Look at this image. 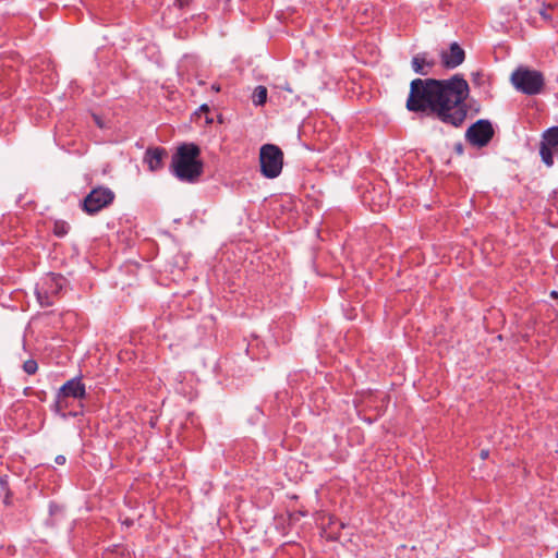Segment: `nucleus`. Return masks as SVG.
<instances>
[{
  "label": "nucleus",
  "instance_id": "bb28decb",
  "mask_svg": "<svg viewBox=\"0 0 558 558\" xmlns=\"http://www.w3.org/2000/svg\"><path fill=\"white\" fill-rule=\"evenodd\" d=\"M69 415H71V416H76V415H77V413H75V412H74V413H72V412H71V413H69Z\"/></svg>",
  "mask_w": 558,
  "mask_h": 558
},
{
  "label": "nucleus",
  "instance_id": "dca6fc26",
  "mask_svg": "<svg viewBox=\"0 0 558 558\" xmlns=\"http://www.w3.org/2000/svg\"><path fill=\"white\" fill-rule=\"evenodd\" d=\"M23 369H24V372L26 374L33 375V374H35L37 372L38 364H37V362L35 360L29 359V360L24 362Z\"/></svg>",
  "mask_w": 558,
  "mask_h": 558
},
{
  "label": "nucleus",
  "instance_id": "9d476101",
  "mask_svg": "<svg viewBox=\"0 0 558 558\" xmlns=\"http://www.w3.org/2000/svg\"><path fill=\"white\" fill-rule=\"evenodd\" d=\"M436 65V60L426 51L412 57L411 68L415 74L427 76Z\"/></svg>",
  "mask_w": 558,
  "mask_h": 558
},
{
  "label": "nucleus",
  "instance_id": "20e7f679",
  "mask_svg": "<svg viewBox=\"0 0 558 558\" xmlns=\"http://www.w3.org/2000/svg\"><path fill=\"white\" fill-rule=\"evenodd\" d=\"M260 173L267 179L280 175L283 167V153L275 144H264L259 149Z\"/></svg>",
  "mask_w": 558,
  "mask_h": 558
},
{
  "label": "nucleus",
  "instance_id": "6e6552de",
  "mask_svg": "<svg viewBox=\"0 0 558 558\" xmlns=\"http://www.w3.org/2000/svg\"><path fill=\"white\" fill-rule=\"evenodd\" d=\"M558 153V126H551L542 134L539 143V156L542 161L548 167L555 163L554 154Z\"/></svg>",
  "mask_w": 558,
  "mask_h": 558
},
{
  "label": "nucleus",
  "instance_id": "f3484780",
  "mask_svg": "<svg viewBox=\"0 0 558 558\" xmlns=\"http://www.w3.org/2000/svg\"><path fill=\"white\" fill-rule=\"evenodd\" d=\"M471 78H472L473 84L481 85L482 82H483V73L478 72V71L477 72H473L471 74Z\"/></svg>",
  "mask_w": 558,
  "mask_h": 558
},
{
  "label": "nucleus",
  "instance_id": "ddd939ff",
  "mask_svg": "<svg viewBox=\"0 0 558 558\" xmlns=\"http://www.w3.org/2000/svg\"><path fill=\"white\" fill-rule=\"evenodd\" d=\"M69 407L68 398L61 397L60 392H57L56 399L53 403L50 405V410L61 416L62 418H65L68 415L64 413V410Z\"/></svg>",
  "mask_w": 558,
  "mask_h": 558
},
{
  "label": "nucleus",
  "instance_id": "a211bd4d",
  "mask_svg": "<svg viewBox=\"0 0 558 558\" xmlns=\"http://www.w3.org/2000/svg\"><path fill=\"white\" fill-rule=\"evenodd\" d=\"M539 15L545 20V21H550L551 20V15L548 13V8L543 5V8L539 10Z\"/></svg>",
  "mask_w": 558,
  "mask_h": 558
},
{
  "label": "nucleus",
  "instance_id": "aec40b11",
  "mask_svg": "<svg viewBox=\"0 0 558 558\" xmlns=\"http://www.w3.org/2000/svg\"><path fill=\"white\" fill-rule=\"evenodd\" d=\"M54 462L59 465H63L66 462V458L63 454H59L54 458Z\"/></svg>",
  "mask_w": 558,
  "mask_h": 558
},
{
  "label": "nucleus",
  "instance_id": "f8f14e48",
  "mask_svg": "<svg viewBox=\"0 0 558 558\" xmlns=\"http://www.w3.org/2000/svg\"><path fill=\"white\" fill-rule=\"evenodd\" d=\"M167 150L163 147H150L145 151L144 161L150 171L156 172L163 167Z\"/></svg>",
  "mask_w": 558,
  "mask_h": 558
},
{
  "label": "nucleus",
  "instance_id": "b1692460",
  "mask_svg": "<svg viewBox=\"0 0 558 558\" xmlns=\"http://www.w3.org/2000/svg\"><path fill=\"white\" fill-rule=\"evenodd\" d=\"M550 296L555 298V299H558V292L557 291H551Z\"/></svg>",
  "mask_w": 558,
  "mask_h": 558
},
{
  "label": "nucleus",
  "instance_id": "412c9836",
  "mask_svg": "<svg viewBox=\"0 0 558 558\" xmlns=\"http://www.w3.org/2000/svg\"><path fill=\"white\" fill-rule=\"evenodd\" d=\"M198 111H199V112H208V111H209V107H208V105L203 104V105L198 108Z\"/></svg>",
  "mask_w": 558,
  "mask_h": 558
},
{
  "label": "nucleus",
  "instance_id": "4468645a",
  "mask_svg": "<svg viewBox=\"0 0 558 558\" xmlns=\"http://www.w3.org/2000/svg\"><path fill=\"white\" fill-rule=\"evenodd\" d=\"M267 100V88L263 85L255 87L252 101L255 106H263Z\"/></svg>",
  "mask_w": 558,
  "mask_h": 558
},
{
  "label": "nucleus",
  "instance_id": "2eb2a0df",
  "mask_svg": "<svg viewBox=\"0 0 558 558\" xmlns=\"http://www.w3.org/2000/svg\"><path fill=\"white\" fill-rule=\"evenodd\" d=\"M70 231V225L63 220H59L54 222L53 226V234L58 238L65 236Z\"/></svg>",
  "mask_w": 558,
  "mask_h": 558
},
{
  "label": "nucleus",
  "instance_id": "423d86ee",
  "mask_svg": "<svg viewBox=\"0 0 558 558\" xmlns=\"http://www.w3.org/2000/svg\"><path fill=\"white\" fill-rule=\"evenodd\" d=\"M114 193L107 186L94 187L83 199L82 209L87 215H95L111 205L114 201Z\"/></svg>",
  "mask_w": 558,
  "mask_h": 558
},
{
  "label": "nucleus",
  "instance_id": "f257e3e1",
  "mask_svg": "<svg viewBox=\"0 0 558 558\" xmlns=\"http://www.w3.org/2000/svg\"><path fill=\"white\" fill-rule=\"evenodd\" d=\"M469 93V84L461 74L448 80L414 78L410 83L407 109L411 112L429 111L442 123L460 128L468 114L465 100Z\"/></svg>",
  "mask_w": 558,
  "mask_h": 558
},
{
  "label": "nucleus",
  "instance_id": "39448f33",
  "mask_svg": "<svg viewBox=\"0 0 558 558\" xmlns=\"http://www.w3.org/2000/svg\"><path fill=\"white\" fill-rule=\"evenodd\" d=\"M64 282L65 279L61 275L47 274L35 288L36 299L40 306L48 307L53 305L54 299L62 291Z\"/></svg>",
  "mask_w": 558,
  "mask_h": 558
},
{
  "label": "nucleus",
  "instance_id": "f03ea898",
  "mask_svg": "<svg viewBox=\"0 0 558 558\" xmlns=\"http://www.w3.org/2000/svg\"><path fill=\"white\" fill-rule=\"evenodd\" d=\"M201 148L194 143H183L172 155L170 171L182 182L195 183L204 172Z\"/></svg>",
  "mask_w": 558,
  "mask_h": 558
},
{
  "label": "nucleus",
  "instance_id": "6ab92c4d",
  "mask_svg": "<svg viewBox=\"0 0 558 558\" xmlns=\"http://www.w3.org/2000/svg\"><path fill=\"white\" fill-rule=\"evenodd\" d=\"M192 0H174V5L179 9H184L190 5Z\"/></svg>",
  "mask_w": 558,
  "mask_h": 558
},
{
  "label": "nucleus",
  "instance_id": "0eeeda50",
  "mask_svg": "<svg viewBox=\"0 0 558 558\" xmlns=\"http://www.w3.org/2000/svg\"><path fill=\"white\" fill-rule=\"evenodd\" d=\"M495 131L489 120L480 119L469 126L465 140L473 146L482 148L489 144Z\"/></svg>",
  "mask_w": 558,
  "mask_h": 558
},
{
  "label": "nucleus",
  "instance_id": "cd10ccee",
  "mask_svg": "<svg viewBox=\"0 0 558 558\" xmlns=\"http://www.w3.org/2000/svg\"><path fill=\"white\" fill-rule=\"evenodd\" d=\"M556 558H558V550H557V554H556Z\"/></svg>",
  "mask_w": 558,
  "mask_h": 558
},
{
  "label": "nucleus",
  "instance_id": "5701e85b",
  "mask_svg": "<svg viewBox=\"0 0 558 558\" xmlns=\"http://www.w3.org/2000/svg\"><path fill=\"white\" fill-rule=\"evenodd\" d=\"M211 89H213V90H215V92H219V90H220V86H219V85H217V84H214V85L211 86Z\"/></svg>",
  "mask_w": 558,
  "mask_h": 558
},
{
  "label": "nucleus",
  "instance_id": "7ed1b4c3",
  "mask_svg": "<svg viewBox=\"0 0 558 558\" xmlns=\"http://www.w3.org/2000/svg\"><path fill=\"white\" fill-rule=\"evenodd\" d=\"M510 81L517 90L527 96L541 94L545 85V77L542 72L525 66L515 69Z\"/></svg>",
  "mask_w": 558,
  "mask_h": 558
},
{
  "label": "nucleus",
  "instance_id": "1a4fd4ad",
  "mask_svg": "<svg viewBox=\"0 0 558 558\" xmlns=\"http://www.w3.org/2000/svg\"><path fill=\"white\" fill-rule=\"evenodd\" d=\"M440 59L444 68L452 70L463 63L465 52L458 43H451L449 51H441Z\"/></svg>",
  "mask_w": 558,
  "mask_h": 558
},
{
  "label": "nucleus",
  "instance_id": "9b49d317",
  "mask_svg": "<svg viewBox=\"0 0 558 558\" xmlns=\"http://www.w3.org/2000/svg\"><path fill=\"white\" fill-rule=\"evenodd\" d=\"M61 397L73 398V399H84L86 397V388L82 383L81 377H74L66 383H64L58 390Z\"/></svg>",
  "mask_w": 558,
  "mask_h": 558
},
{
  "label": "nucleus",
  "instance_id": "393cba45",
  "mask_svg": "<svg viewBox=\"0 0 558 558\" xmlns=\"http://www.w3.org/2000/svg\"><path fill=\"white\" fill-rule=\"evenodd\" d=\"M206 123H213V119L206 116Z\"/></svg>",
  "mask_w": 558,
  "mask_h": 558
},
{
  "label": "nucleus",
  "instance_id": "a878e982",
  "mask_svg": "<svg viewBox=\"0 0 558 558\" xmlns=\"http://www.w3.org/2000/svg\"><path fill=\"white\" fill-rule=\"evenodd\" d=\"M457 150H458L459 153H462V145H461V144H459V145H458Z\"/></svg>",
  "mask_w": 558,
  "mask_h": 558
},
{
  "label": "nucleus",
  "instance_id": "4be33fe9",
  "mask_svg": "<svg viewBox=\"0 0 558 558\" xmlns=\"http://www.w3.org/2000/svg\"><path fill=\"white\" fill-rule=\"evenodd\" d=\"M488 457V451L487 450H482L481 451V458L482 459H486Z\"/></svg>",
  "mask_w": 558,
  "mask_h": 558
}]
</instances>
